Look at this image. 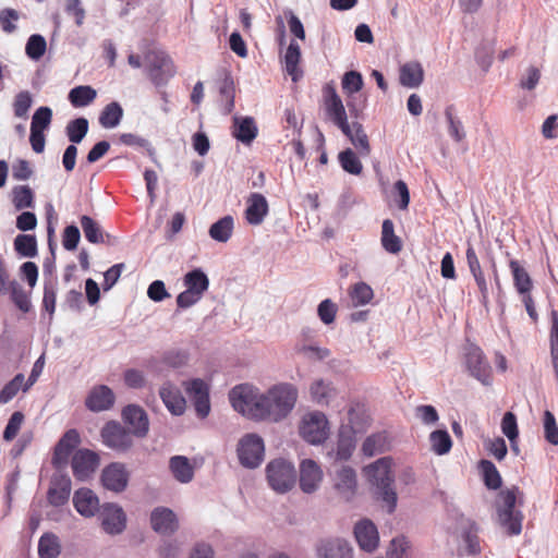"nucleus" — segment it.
I'll list each match as a JSON object with an SVG mask.
<instances>
[{"mask_svg":"<svg viewBox=\"0 0 558 558\" xmlns=\"http://www.w3.org/2000/svg\"><path fill=\"white\" fill-rule=\"evenodd\" d=\"M20 19V14L16 10L7 8L0 11V26L3 32L11 34L16 29L13 22Z\"/></svg>","mask_w":558,"mask_h":558,"instance_id":"60","label":"nucleus"},{"mask_svg":"<svg viewBox=\"0 0 558 558\" xmlns=\"http://www.w3.org/2000/svg\"><path fill=\"white\" fill-rule=\"evenodd\" d=\"M130 474L123 463L112 462L101 472V483L105 488L114 493L123 492L129 483Z\"/></svg>","mask_w":558,"mask_h":558,"instance_id":"14","label":"nucleus"},{"mask_svg":"<svg viewBox=\"0 0 558 558\" xmlns=\"http://www.w3.org/2000/svg\"><path fill=\"white\" fill-rule=\"evenodd\" d=\"M519 494H521L519 488L512 487L500 490L496 499L498 522L510 536L518 535L522 531L523 514L520 510H515Z\"/></svg>","mask_w":558,"mask_h":558,"instance_id":"3","label":"nucleus"},{"mask_svg":"<svg viewBox=\"0 0 558 558\" xmlns=\"http://www.w3.org/2000/svg\"><path fill=\"white\" fill-rule=\"evenodd\" d=\"M9 290L11 291V299L17 308L27 313L31 310V301L26 292L15 282H10Z\"/></svg>","mask_w":558,"mask_h":558,"instance_id":"54","label":"nucleus"},{"mask_svg":"<svg viewBox=\"0 0 558 558\" xmlns=\"http://www.w3.org/2000/svg\"><path fill=\"white\" fill-rule=\"evenodd\" d=\"M184 388L194 403L195 411L201 418L206 417L210 411L209 392L207 384L199 378L185 381Z\"/></svg>","mask_w":558,"mask_h":558,"instance_id":"13","label":"nucleus"},{"mask_svg":"<svg viewBox=\"0 0 558 558\" xmlns=\"http://www.w3.org/2000/svg\"><path fill=\"white\" fill-rule=\"evenodd\" d=\"M266 477L269 486L279 494L292 489L296 482L294 465L284 459H275L266 466Z\"/></svg>","mask_w":558,"mask_h":558,"instance_id":"4","label":"nucleus"},{"mask_svg":"<svg viewBox=\"0 0 558 558\" xmlns=\"http://www.w3.org/2000/svg\"><path fill=\"white\" fill-rule=\"evenodd\" d=\"M316 549L319 558H352V548L342 538L323 539Z\"/></svg>","mask_w":558,"mask_h":558,"instance_id":"21","label":"nucleus"},{"mask_svg":"<svg viewBox=\"0 0 558 558\" xmlns=\"http://www.w3.org/2000/svg\"><path fill=\"white\" fill-rule=\"evenodd\" d=\"M544 434L549 444L558 445V426L555 415L548 410L544 412Z\"/></svg>","mask_w":558,"mask_h":558,"instance_id":"56","label":"nucleus"},{"mask_svg":"<svg viewBox=\"0 0 558 558\" xmlns=\"http://www.w3.org/2000/svg\"><path fill=\"white\" fill-rule=\"evenodd\" d=\"M233 135L242 143H251L257 136L254 119L251 117L235 119Z\"/></svg>","mask_w":558,"mask_h":558,"instance_id":"35","label":"nucleus"},{"mask_svg":"<svg viewBox=\"0 0 558 558\" xmlns=\"http://www.w3.org/2000/svg\"><path fill=\"white\" fill-rule=\"evenodd\" d=\"M301 60V49L300 46L295 41H291L287 48L284 54V63L286 70L288 74L292 77V81L296 82L301 76L302 72L299 70L298 65Z\"/></svg>","mask_w":558,"mask_h":558,"instance_id":"36","label":"nucleus"},{"mask_svg":"<svg viewBox=\"0 0 558 558\" xmlns=\"http://www.w3.org/2000/svg\"><path fill=\"white\" fill-rule=\"evenodd\" d=\"M122 418L125 424L131 426L132 434L137 438H143L149 429V422L146 412L138 405L130 404L122 410Z\"/></svg>","mask_w":558,"mask_h":558,"instance_id":"17","label":"nucleus"},{"mask_svg":"<svg viewBox=\"0 0 558 558\" xmlns=\"http://www.w3.org/2000/svg\"><path fill=\"white\" fill-rule=\"evenodd\" d=\"M381 245L390 254H398L402 250V241L395 233V225L390 219H385L381 226Z\"/></svg>","mask_w":558,"mask_h":558,"instance_id":"31","label":"nucleus"},{"mask_svg":"<svg viewBox=\"0 0 558 558\" xmlns=\"http://www.w3.org/2000/svg\"><path fill=\"white\" fill-rule=\"evenodd\" d=\"M100 457L90 449H78L72 457L73 475L78 481L88 480L98 469Z\"/></svg>","mask_w":558,"mask_h":558,"instance_id":"10","label":"nucleus"},{"mask_svg":"<svg viewBox=\"0 0 558 558\" xmlns=\"http://www.w3.org/2000/svg\"><path fill=\"white\" fill-rule=\"evenodd\" d=\"M301 436L310 444L317 445L325 441L329 435L328 421L320 412L304 416L300 427Z\"/></svg>","mask_w":558,"mask_h":558,"instance_id":"9","label":"nucleus"},{"mask_svg":"<svg viewBox=\"0 0 558 558\" xmlns=\"http://www.w3.org/2000/svg\"><path fill=\"white\" fill-rule=\"evenodd\" d=\"M332 487L341 499L345 501L352 500L357 490L355 470L348 465L336 470L332 476Z\"/></svg>","mask_w":558,"mask_h":558,"instance_id":"12","label":"nucleus"},{"mask_svg":"<svg viewBox=\"0 0 558 558\" xmlns=\"http://www.w3.org/2000/svg\"><path fill=\"white\" fill-rule=\"evenodd\" d=\"M61 553L59 537L51 533H44L38 542V555L40 558H58Z\"/></svg>","mask_w":558,"mask_h":558,"instance_id":"33","label":"nucleus"},{"mask_svg":"<svg viewBox=\"0 0 558 558\" xmlns=\"http://www.w3.org/2000/svg\"><path fill=\"white\" fill-rule=\"evenodd\" d=\"M392 466V458L384 457L363 468V474L374 488L376 498L384 504L389 513L396 510L398 501Z\"/></svg>","mask_w":558,"mask_h":558,"instance_id":"2","label":"nucleus"},{"mask_svg":"<svg viewBox=\"0 0 558 558\" xmlns=\"http://www.w3.org/2000/svg\"><path fill=\"white\" fill-rule=\"evenodd\" d=\"M32 106L31 94L26 90L20 92L14 99L13 109L14 114L19 118H25Z\"/></svg>","mask_w":558,"mask_h":558,"instance_id":"59","label":"nucleus"},{"mask_svg":"<svg viewBox=\"0 0 558 558\" xmlns=\"http://www.w3.org/2000/svg\"><path fill=\"white\" fill-rule=\"evenodd\" d=\"M153 529L161 534H171L178 529V521L172 510L156 508L150 515Z\"/></svg>","mask_w":558,"mask_h":558,"instance_id":"24","label":"nucleus"},{"mask_svg":"<svg viewBox=\"0 0 558 558\" xmlns=\"http://www.w3.org/2000/svg\"><path fill=\"white\" fill-rule=\"evenodd\" d=\"M25 378L23 374H16L0 391V403L5 404L11 401L19 391L24 388Z\"/></svg>","mask_w":558,"mask_h":558,"instance_id":"48","label":"nucleus"},{"mask_svg":"<svg viewBox=\"0 0 558 558\" xmlns=\"http://www.w3.org/2000/svg\"><path fill=\"white\" fill-rule=\"evenodd\" d=\"M183 281L186 289L197 293L201 296H203L204 292L207 291L209 287L208 277L201 269H194L189 271L184 276Z\"/></svg>","mask_w":558,"mask_h":558,"instance_id":"37","label":"nucleus"},{"mask_svg":"<svg viewBox=\"0 0 558 558\" xmlns=\"http://www.w3.org/2000/svg\"><path fill=\"white\" fill-rule=\"evenodd\" d=\"M81 227L83 229L86 240L90 243H104V232L100 225L89 216L81 217Z\"/></svg>","mask_w":558,"mask_h":558,"instance_id":"40","label":"nucleus"},{"mask_svg":"<svg viewBox=\"0 0 558 558\" xmlns=\"http://www.w3.org/2000/svg\"><path fill=\"white\" fill-rule=\"evenodd\" d=\"M233 232V218L231 216H225L218 221L211 225L209 228V235L211 239L218 242H227Z\"/></svg>","mask_w":558,"mask_h":558,"instance_id":"38","label":"nucleus"},{"mask_svg":"<svg viewBox=\"0 0 558 558\" xmlns=\"http://www.w3.org/2000/svg\"><path fill=\"white\" fill-rule=\"evenodd\" d=\"M159 393L165 405L172 414H183L186 407V401L181 391L175 386L167 383L160 388Z\"/></svg>","mask_w":558,"mask_h":558,"instance_id":"25","label":"nucleus"},{"mask_svg":"<svg viewBox=\"0 0 558 558\" xmlns=\"http://www.w3.org/2000/svg\"><path fill=\"white\" fill-rule=\"evenodd\" d=\"M122 116V107L118 102L112 101L101 111L99 116V123L105 129H112L120 123Z\"/></svg>","mask_w":558,"mask_h":558,"instance_id":"39","label":"nucleus"},{"mask_svg":"<svg viewBox=\"0 0 558 558\" xmlns=\"http://www.w3.org/2000/svg\"><path fill=\"white\" fill-rule=\"evenodd\" d=\"M332 391L330 385L322 379L314 381L311 386L312 398L319 404H328Z\"/></svg>","mask_w":558,"mask_h":558,"instance_id":"51","label":"nucleus"},{"mask_svg":"<svg viewBox=\"0 0 558 558\" xmlns=\"http://www.w3.org/2000/svg\"><path fill=\"white\" fill-rule=\"evenodd\" d=\"M100 437L102 444L117 452H126L133 447V437L131 430H128L117 421L107 422L101 430Z\"/></svg>","mask_w":558,"mask_h":558,"instance_id":"6","label":"nucleus"},{"mask_svg":"<svg viewBox=\"0 0 558 558\" xmlns=\"http://www.w3.org/2000/svg\"><path fill=\"white\" fill-rule=\"evenodd\" d=\"M323 470L312 459H304L300 463V488L306 494L316 492L323 481Z\"/></svg>","mask_w":558,"mask_h":558,"instance_id":"16","label":"nucleus"},{"mask_svg":"<svg viewBox=\"0 0 558 558\" xmlns=\"http://www.w3.org/2000/svg\"><path fill=\"white\" fill-rule=\"evenodd\" d=\"M145 64L147 75L156 86L166 84L175 74L172 59L163 51L146 53Z\"/></svg>","mask_w":558,"mask_h":558,"instance_id":"5","label":"nucleus"},{"mask_svg":"<svg viewBox=\"0 0 558 558\" xmlns=\"http://www.w3.org/2000/svg\"><path fill=\"white\" fill-rule=\"evenodd\" d=\"M97 97V92L89 85H80L72 88L69 93V100L75 108H82L90 105Z\"/></svg>","mask_w":558,"mask_h":558,"instance_id":"34","label":"nucleus"},{"mask_svg":"<svg viewBox=\"0 0 558 558\" xmlns=\"http://www.w3.org/2000/svg\"><path fill=\"white\" fill-rule=\"evenodd\" d=\"M298 352L305 355L307 359L312 361H322L330 355L329 349L316 345H299Z\"/></svg>","mask_w":558,"mask_h":558,"instance_id":"63","label":"nucleus"},{"mask_svg":"<svg viewBox=\"0 0 558 558\" xmlns=\"http://www.w3.org/2000/svg\"><path fill=\"white\" fill-rule=\"evenodd\" d=\"M298 390L290 384L271 387L265 395H257L248 385L235 386L229 393L233 409L244 416L256 421L278 422L293 409Z\"/></svg>","mask_w":558,"mask_h":558,"instance_id":"1","label":"nucleus"},{"mask_svg":"<svg viewBox=\"0 0 558 558\" xmlns=\"http://www.w3.org/2000/svg\"><path fill=\"white\" fill-rule=\"evenodd\" d=\"M173 477L180 483H190L194 477V466L184 456H174L169 461Z\"/></svg>","mask_w":558,"mask_h":558,"instance_id":"29","label":"nucleus"},{"mask_svg":"<svg viewBox=\"0 0 558 558\" xmlns=\"http://www.w3.org/2000/svg\"><path fill=\"white\" fill-rule=\"evenodd\" d=\"M480 468L483 472L484 483L489 489L500 488L502 481L495 464L489 460H481Z\"/></svg>","mask_w":558,"mask_h":558,"instance_id":"44","label":"nucleus"},{"mask_svg":"<svg viewBox=\"0 0 558 558\" xmlns=\"http://www.w3.org/2000/svg\"><path fill=\"white\" fill-rule=\"evenodd\" d=\"M14 248L24 257H34L37 254L36 238L31 234H19L14 240Z\"/></svg>","mask_w":558,"mask_h":558,"instance_id":"45","label":"nucleus"},{"mask_svg":"<svg viewBox=\"0 0 558 558\" xmlns=\"http://www.w3.org/2000/svg\"><path fill=\"white\" fill-rule=\"evenodd\" d=\"M24 422V414L20 411L14 412L4 428L3 439L7 441L13 440L19 434L21 426Z\"/></svg>","mask_w":558,"mask_h":558,"instance_id":"57","label":"nucleus"},{"mask_svg":"<svg viewBox=\"0 0 558 558\" xmlns=\"http://www.w3.org/2000/svg\"><path fill=\"white\" fill-rule=\"evenodd\" d=\"M429 441L432 450L439 456L448 453L452 447L451 437L445 429H438L430 433Z\"/></svg>","mask_w":558,"mask_h":558,"instance_id":"43","label":"nucleus"},{"mask_svg":"<svg viewBox=\"0 0 558 558\" xmlns=\"http://www.w3.org/2000/svg\"><path fill=\"white\" fill-rule=\"evenodd\" d=\"M349 137L354 147L362 154L367 156L371 153L368 136L360 122L353 121L349 123V132L344 134Z\"/></svg>","mask_w":558,"mask_h":558,"instance_id":"32","label":"nucleus"},{"mask_svg":"<svg viewBox=\"0 0 558 558\" xmlns=\"http://www.w3.org/2000/svg\"><path fill=\"white\" fill-rule=\"evenodd\" d=\"M385 439L376 434L368 436L362 446V451L366 457H373L383 451Z\"/></svg>","mask_w":558,"mask_h":558,"instance_id":"58","label":"nucleus"},{"mask_svg":"<svg viewBox=\"0 0 558 558\" xmlns=\"http://www.w3.org/2000/svg\"><path fill=\"white\" fill-rule=\"evenodd\" d=\"M46 49V39L39 34L32 35L25 47L26 54L33 60H39L45 54Z\"/></svg>","mask_w":558,"mask_h":558,"instance_id":"49","label":"nucleus"},{"mask_svg":"<svg viewBox=\"0 0 558 558\" xmlns=\"http://www.w3.org/2000/svg\"><path fill=\"white\" fill-rule=\"evenodd\" d=\"M12 202L17 210L34 207V193L28 185H17L12 190Z\"/></svg>","mask_w":558,"mask_h":558,"instance_id":"42","label":"nucleus"},{"mask_svg":"<svg viewBox=\"0 0 558 558\" xmlns=\"http://www.w3.org/2000/svg\"><path fill=\"white\" fill-rule=\"evenodd\" d=\"M465 364L473 377L480 380L483 385H490L492 367L481 348L470 345L466 349Z\"/></svg>","mask_w":558,"mask_h":558,"instance_id":"11","label":"nucleus"},{"mask_svg":"<svg viewBox=\"0 0 558 558\" xmlns=\"http://www.w3.org/2000/svg\"><path fill=\"white\" fill-rule=\"evenodd\" d=\"M245 219L250 225H260L268 215L269 206L266 197L260 193H252L247 198Z\"/></svg>","mask_w":558,"mask_h":558,"instance_id":"22","label":"nucleus"},{"mask_svg":"<svg viewBox=\"0 0 558 558\" xmlns=\"http://www.w3.org/2000/svg\"><path fill=\"white\" fill-rule=\"evenodd\" d=\"M355 449V441L351 436H344L340 434L337 448H336V459L340 461H347L351 458L353 451Z\"/></svg>","mask_w":558,"mask_h":558,"instance_id":"52","label":"nucleus"},{"mask_svg":"<svg viewBox=\"0 0 558 558\" xmlns=\"http://www.w3.org/2000/svg\"><path fill=\"white\" fill-rule=\"evenodd\" d=\"M81 444V435L75 428L68 429L57 442L52 464L60 468L68 463L69 457L75 448Z\"/></svg>","mask_w":558,"mask_h":558,"instance_id":"15","label":"nucleus"},{"mask_svg":"<svg viewBox=\"0 0 558 558\" xmlns=\"http://www.w3.org/2000/svg\"><path fill=\"white\" fill-rule=\"evenodd\" d=\"M317 314L324 324L329 325L335 322L337 306L331 300L326 299L319 303Z\"/></svg>","mask_w":558,"mask_h":558,"instance_id":"62","label":"nucleus"},{"mask_svg":"<svg viewBox=\"0 0 558 558\" xmlns=\"http://www.w3.org/2000/svg\"><path fill=\"white\" fill-rule=\"evenodd\" d=\"M114 399V393L108 386L99 385L89 391L85 405L93 412L107 411L112 408Z\"/></svg>","mask_w":558,"mask_h":558,"instance_id":"20","label":"nucleus"},{"mask_svg":"<svg viewBox=\"0 0 558 558\" xmlns=\"http://www.w3.org/2000/svg\"><path fill=\"white\" fill-rule=\"evenodd\" d=\"M424 80V70L418 62H407L400 68L399 81L404 87H418Z\"/></svg>","mask_w":558,"mask_h":558,"instance_id":"27","label":"nucleus"},{"mask_svg":"<svg viewBox=\"0 0 558 558\" xmlns=\"http://www.w3.org/2000/svg\"><path fill=\"white\" fill-rule=\"evenodd\" d=\"M339 162L342 169L351 174L359 175L362 173L363 165L356 154L350 148L339 154Z\"/></svg>","mask_w":558,"mask_h":558,"instance_id":"46","label":"nucleus"},{"mask_svg":"<svg viewBox=\"0 0 558 558\" xmlns=\"http://www.w3.org/2000/svg\"><path fill=\"white\" fill-rule=\"evenodd\" d=\"M513 286L520 295L530 294L534 288L533 280L527 270L517 259L509 262Z\"/></svg>","mask_w":558,"mask_h":558,"instance_id":"26","label":"nucleus"},{"mask_svg":"<svg viewBox=\"0 0 558 558\" xmlns=\"http://www.w3.org/2000/svg\"><path fill=\"white\" fill-rule=\"evenodd\" d=\"M101 525L109 534H119L125 529L126 517L123 509L117 505L108 504L101 511Z\"/></svg>","mask_w":558,"mask_h":558,"instance_id":"19","label":"nucleus"},{"mask_svg":"<svg viewBox=\"0 0 558 558\" xmlns=\"http://www.w3.org/2000/svg\"><path fill=\"white\" fill-rule=\"evenodd\" d=\"M342 89L348 95L351 96L357 92H360L363 87V77L361 73L356 71H349L342 77Z\"/></svg>","mask_w":558,"mask_h":558,"instance_id":"50","label":"nucleus"},{"mask_svg":"<svg viewBox=\"0 0 558 558\" xmlns=\"http://www.w3.org/2000/svg\"><path fill=\"white\" fill-rule=\"evenodd\" d=\"M349 296L353 306H361L372 301L374 292L367 283L357 282L350 287Z\"/></svg>","mask_w":558,"mask_h":558,"instance_id":"41","label":"nucleus"},{"mask_svg":"<svg viewBox=\"0 0 558 558\" xmlns=\"http://www.w3.org/2000/svg\"><path fill=\"white\" fill-rule=\"evenodd\" d=\"M88 132V121L85 118H77L70 121L66 125V135L69 141L78 144Z\"/></svg>","mask_w":558,"mask_h":558,"instance_id":"47","label":"nucleus"},{"mask_svg":"<svg viewBox=\"0 0 558 558\" xmlns=\"http://www.w3.org/2000/svg\"><path fill=\"white\" fill-rule=\"evenodd\" d=\"M236 452L243 466L257 468L264 460V441L257 434H246L240 439Z\"/></svg>","mask_w":558,"mask_h":558,"instance_id":"7","label":"nucleus"},{"mask_svg":"<svg viewBox=\"0 0 558 558\" xmlns=\"http://www.w3.org/2000/svg\"><path fill=\"white\" fill-rule=\"evenodd\" d=\"M501 430L505 434V436L510 440L511 444H513L518 436H519V429H518V423H517V416L512 412H506L502 420H501Z\"/></svg>","mask_w":558,"mask_h":558,"instance_id":"55","label":"nucleus"},{"mask_svg":"<svg viewBox=\"0 0 558 558\" xmlns=\"http://www.w3.org/2000/svg\"><path fill=\"white\" fill-rule=\"evenodd\" d=\"M52 120V110L49 107H39L32 118L31 129L45 131Z\"/></svg>","mask_w":558,"mask_h":558,"instance_id":"53","label":"nucleus"},{"mask_svg":"<svg viewBox=\"0 0 558 558\" xmlns=\"http://www.w3.org/2000/svg\"><path fill=\"white\" fill-rule=\"evenodd\" d=\"M71 494V481L69 477H61L52 482L47 498L50 505L59 507L68 502Z\"/></svg>","mask_w":558,"mask_h":558,"instance_id":"28","label":"nucleus"},{"mask_svg":"<svg viewBox=\"0 0 558 558\" xmlns=\"http://www.w3.org/2000/svg\"><path fill=\"white\" fill-rule=\"evenodd\" d=\"M445 116L449 123V134L456 142H461L464 140L465 134L462 130V123L460 120L456 119L452 113V107H448L445 111Z\"/></svg>","mask_w":558,"mask_h":558,"instance_id":"61","label":"nucleus"},{"mask_svg":"<svg viewBox=\"0 0 558 558\" xmlns=\"http://www.w3.org/2000/svg\"><path fill=\"white\" fill-rule=\"evenodd\" d=\"M73 504L76 511L84 517H93L98 508L99 500L96 494L89 488H80L75 492Z\"/></svg>","mask_w":558,"mask_h":558,"instance_id":"23","label":"nucleus"},{"mask_svg":"<svg viewBox=\"0 0 558 558\" xmlns=\"http://www.w3.org/2000/svg\"><path fill=\"white\" fill-rule=\"evenodd\" d=\"M409 548L410 544L404 536L396 537L390 543V547L388 549V557L402 558Z\"/></svg>","mask_w":558,"mask_h":558,"instance_id":"64","label":"nucleus"},{"mask_svg":"<svg viewBox=\"0 0 558 558\" xmlns=\"http://www.w3.org/2000/svg\"><path fill=\"white\" fill-rule=\"evenodd\" d=\"M354 535L361 549L372 553L379 543V535L376 525L367 519L355 524Z\"/></svg>","mask_w":558,"mask_h":558,"instance_id":"18","label":"nucleus"},{"mask_svg":"<svg viewBox=\"0 0 558 558\" xmlns=\"http://www.w3.org/2000/svg\"><path fill=\"white\" fill-rule=\"evenodd\" d=\"M324 108L327 117L337 125L343 134L349 132V122L345 108L337 90L331 85L324 87Z\"/></svg>","mask_w":558,"mask_h":558,"instance_id":"8","label":"nucleus"},{"mask_svg":"<svg viewBox=\"0 0 558 558\" xmlns=\"http://www.w3.org/2000/svg\"><path fill=\"white\" fill-rule=\"evenodd\" d=\"M187 362V353L179 349H171L160 357V361L153 359L149 361V366L154 369H161L162 366L169 368H178Z\"/></svg>","mask_w":558,"mask_h":558,"instance_id":"30","label":"nucleus"}]
</instances>
